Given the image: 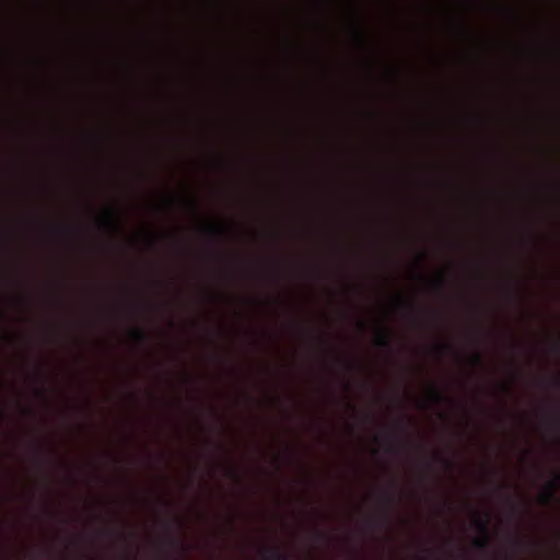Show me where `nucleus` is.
<instances>
[{
    "label": "nucleus",
    "mask_w": 560,
    "mask_h": 560,
    "mask_svg": "<svg viewBox=\"0 0 560 560\" xmlns=\"http://www.w3.org/2000/svg\"><path fill=\"white\" fill-rule=\"evenodd\" d=\"M489 515L486 518H481L477 516L474 521L476 528L479 533H481V537L476 538L472 542L474 547L480 551H488L490 546V536H489Z\"/></svg>",
    "instance_id": "nucleus-1"
},
{
    "label": "nucleus",
    "mask_w": 560,
    "mask_h": 560,
    "mask_svg": "<svg viewBox=\"0 0 560 560\" xmlns=\"http://www.w3.org/2000/svg\"><path fill=\"white\" fill-rule=\"evenodd\" d=\"M560 487V472L555 475V478L547 482L545 491L540 494V499L545 504H549L556 500V492Z\"/></svg>",
    "instance_id": "nucleus-2"
},
{
    "label": "nucleus",
    "mask_w": 560,
    "mask_h": 560,
    "mask_svg": "<svg viewBox=\"0 0 560 560\" xmlns=\"http://www.w3.org/2000/svg\"><path fill=\"white\" fill-rule=\"evenodd\" d=\"M261 557L265 560H290V556L282 551L280 546L272 545L261 549Z\"/></svg>",
    "instance_id": "nucleus-3"
},
{
    "label": "nucleus",
    "mask_w": 560,
    "mask_h": 560,
    "mask_svg": "<svg viewBox=\"0 0 560 560\" xmlns=\"http://www.w3.org/2000/svg\"><path fill=\"white\" fill-rule=\"evenodd\" d=\"M102 224L114 232H118L120 230L119 221L116 218L115 213L110 210H107L102 217Z\"/></svg>",
    "instance_id": "nucleus-4"
},
{
    "label": "nucleus",
    "mask_w": 560,
    "mask_h": 560,
    "mask_svg": "<svg viewBox=\"0 0 560 560\" xmlns=\"http://www.w3.org/2000/svg\"><path fill=\"white\" fill-rule=\"evenodd\" d=\"M206 231L215 236V237H222L226 234L228 232V229L225 225L223 224H219V223H210V224H207L205 226Z\"/></svg>",
    "instance_id": "nucleus-5"
},
{
    "label": "nucleus",
    "mask_w": 560,
    "mask_h": 560,
    "mask_svg": "<svg viewBox=\"0 0 560 560\" xmlns=\"http://www.w3.org/2000/svg\"><path fill=\"white\" fill-rule=\"evenodd\" d=\"M376 346L385 349H390V337L386 330H381L375 338Z\"/></svg>",
    "instance_id": "nucleus-6"
},
{
    "label": "nucleus",
    "mask_w": 560,
    "mask_h": 560,
    "mask_svg": "<svg viewBox=\"0 0 560 560\" xmlns=\"http://www.w3.org/2000/svg\"><path fill=\"white\" fill-rule=\"evenodd\" d=\"M130 337L140 345L148 341V335L141 328H131L129 331Z\"/></svg>",
    "instance_id": "nucleus-7"
},
{
    "label": "nucleus",
    "mask_w": 560,
    "mask_h": 560,
    "mask_svg": "<svg viewBox=\"0 0 560 560\" xmlns=\"http://www.w3.org/2000/svg\"><path fill=\"white\" fill-rule=\"evenodd\" d=\"M430 397L436 404L447 400V397L435 385L430 387Z\"/></svg>",
    "instance_id": "nucleus-8"
},
{
    "label": "nucleus",
    "mask_w": 560,
    "mask_h": 560,
    "mask_svg": "<svg viewBox=\"0 0 560 560\" xmlns=\"http://www.w3.org/2000/svg\"><path fill=\"white\" fill-rule=\"evenodd\" d=\"M546 421L551 427L559 429L560 428V416L557 413L550 415L546 418Z\"/></svg>",
    "instance_id": "nucleus-9"
},
{
    "label": "nucleus",
    "mask_w": 560,
    "mask_h": 560,
    "mask_svg": "<svg viewBox=\"0 0 560 560\" xmlns=\"http://www.w3.org/2000/svg\"><path fill=\"white\" fill-rule=\"evenodd\" d=\"M470 361L474 365H481L482 363V357L479 352H474L472 355L470 357Z\"/></svg>",
    "instance_id": "nucleus-10"
},
{
    "label": "nucleus",
    "mask_w": 560,
    "mask_h": 560,
    "mask_svg": "<svg viewBox=\"0 0 560 560\" xmlns=\"http://www.w3.org/2000/svg\"><path fill=\"white\" fill-rule=\"evenodd\" d=\"M168 544L172 546V547H176V548H182L184 549V545L183 542L178 539V538H171L168 540Z\"/></svg>",
    "instance_id": "nucleus-11"
},
{
    "label": "nucleus",
    "mask_w": 560,
    "mask_h": 560,
    "mask_svg": "<svg viewBox=\"0 0 560 560\" xmlns=\"http://www.w3.org/2000/svg\"><path fill=\"white\" fill-rule=\"evenodd\" d=\"M435 287L439 289V290H443L444 287H445V279L444 278H439L435 282H434Z\"/></svg>",
    "instance_id": "nucleus-12"
},
{
    "label": "nucleus",
    "mask_w": 560,
    "mask_h": 560,
    "mask_svg": "<svg viewBox=\"0 0 560 560\" xmlns=\"http://www.w3.org/2000/svg\"><path fill=\"white\" fill-rule=\"evenodd\" d=\"M439 459H440V460H441V462H442V463H443L447 468L452 467V465H453V464H452V460H451V459H448V458H446V457H444V456H439Z\"/></svg>",
    "instance_id": "nucleus-13"
},
{
    "label": "nucleus",
    "mask_w": 560,
    "mask_h": 560,
    "mask_svg": "<svg viewBox=\"0 0 560 560\" xmlns=\"http://www.w3.org/2000/svg\"><path fill=\"white\" fill-rule=\"evenodd\" d=\"M385 498H386L388 504H390V505L394 504V502H395V495L394 494L386 492L385 493Z\"/></svg>",
    "instance_id": "nucleus-14"
},
{
    "label": "nucleus",
    "mask_w": 560,
    "mask_h": 560,
    "mask_svg": "<svg viewBox=\"0 0 560 560\" xmlns=\"http://www.w3.org/2000/svg\"><path fill=\"white\" fill-rule=\"evenodd\" d=\"M405 425H404V420H400L399 423H398V427H397V433L401 434V433H405Z\"/></svg>",
    "instance_id": "nucleus-15"
},
{
    "label": "nucleus",
    "mask_w": 560,
    "mask_h": 560,
    "mask_svg": "<svg viewBox=\"0 0 560 560\" xmlns=\"http://www.w3.org/2000/svg\"><path fill=\"white\" fill-rule=\"evenodd\" d=\"M552 349H553L557 353H560V339H558V340L552 345Z\"/></svg>",
    "instance_id": "nucleus-16"
},
{
    "label": "nucleus",
    "mask_w": 560,
    "mask_h": 560,
    "mask_svg": "<svg viewBox=\"0 0 560 560\" xmlns=\"http://www.w3.org/2000/svg\"><path fill=\"white\" fill-rule=\"evenodd\" d=\"M315 534L319 539L326 538V534L323 533L322 530L316 529Z\"/></svg>",
    "instance_id": "nucleus-17"
},
{
    "label": "nucleus",
    "mask_w": 560,
    "mask_h": 560,
    "mask_svg": "<svg viewBox=\"0 0 560 560\" xmlns=\"http://www.w3.org/2000/svg\"><path fill=\"white\" fill-rule=\"evenodd\" d=\"M450 348H451V346H448V345L439 346L440 350H448Z\"/></svg>",
    "instance_id": "nucleus-18"
},
{
    "label": "nucleus",
    "mask_w": 560,
    "mask_h": 560,
    "mask_svg": "<svg viewBox=\"0 0 560 560\" xmlns=\"http://www.w3.org/2000/svg\"><path fill=\"white\" fill-rule=\"evenodd\" d=\"M423 552H425L428 556L432 555V550L430 548H423Z\"/></svg>",
    "instance_id": "nucleus-19"
},
{
    "label": "nucleus",
    "mask_w": 560,
    "mask_h": 560,
    "mask_svg": "<svg viewBox=\"0 0 560 560\" xmlns=\"http://www.w3.org/2000/svg\"><path fill=\"white\" fill-rule=\"evenodd\" d=\"M357 37L360 40V43H363V37L361 33H357Z\"/></svg>",
    "instance_id": "nucleus-20"
},
{
    "label": "nucleus",
    "mask_w": 560,
    "mask_h": 560,
    "mask_svg": "<svg viewBox=\"0 0 560 560\" xmlns=\"http://www.w3.org/2000/svg\"><path fill=\"white\" fill-rule=\"evenodd\" d=\"M553 384H555L557 387H559V386H560V380H559V378H555Z\"/></svg>",
    "instance_id": "nucleus-21"
},
{
    "label": "nucleus",
    "mask_w": 560,
    "mask_h": 560,
    "mask_svg": "<svg viewBox=\"0 0 560 560\" xmlns=\"http://www.w3.org/2000/svg\"><path fill=\"white\" fill-rule=\"evenodd\" d=\"M229 474H230L231 476H233V477L235 476V472H234V470H232V469H229Z\"/></svg>",
    "instance_id": "nucleus-22"
},
{
    "label": "nucleus",
    "mask_w": 560,
    "mask_h": 560,
    "mask_svg": "<svg viewBox=\"0 0 560 560\" xmlns=\"http://www.w3.org/2000/svg\"><path fill=\"white\" fill-rule=\"evenodd\" d=\"M425 258V255L424 254H421V256L419 257V259L422 261L423 259Z\"/></svg>",
    "instance_id": "nucleus-23"
},
{
    "label": "nucleus",
    "mask_w": 560,
    "mask_h": 560,
    "mask_svg": "<svg viewBox=\"0 0 560 560\" xmlns=\"http://www.w3.org/2000/svg\"><path fill=\"white\" fill-rule=\"evenodd\" d=\"M511 515L514 517L515 516V509L513 508L512 511H511Z\"/></svg>",
    "instance_id": "nucleus-24"
},
{
    "label": "nucleus",
    "mask_w": 560,
    "mask_h": 560,
    "mask_svg": "<svg viewBox=\"0 0 560 560\" xmlns=\"http://www.w3.org/2000/svg\"><path fill=\"white\" fill-rule=\"evenodd\" d=\"M192 207L194 209H197V202L195 200L192 201Z\"/></svg>",
    "instance_id": "nucleus-25"
},
{
    "label": "nucleus",
    "mask_w": 560,
    "mask_h": 560,
    "mask_svg": "<svg viewBox=\"0 0 560 560\" xmlns=\"http://www.w3.org/2000/svg\"><path fill=\"white\" fill-rule=\"evenodd\" d=\"M398 301H399L400 304H406V302L401 298H399Z\"/></svg>",
    "instance_id": "nucleus-26"
},
{
    "label": "nucleus",
    "mask_w": 560,
    "mask_h": 560,
    "mask_svg": "<svg viewBox=\"0 0 560 560\" xmlns=\"http://www.w3.org/2000/svg\"><path fill=\"white\" fill-rule=\"evenodd\" d=\"M0 560H2V553L0 552Z\"/></svg>",
    "instance_id": "nucleus-27"
},
{
    "label": "nucleus",
    "mask_w": 560,
    "mask_h": 560,
    "mask_svg": "<svg viewBox=\"0 0 560 560\" xmlns=\"http://www.w3.org/2000/svg\"><path fill=\"white\" fill-rule=\"evenodd\" d=\"M32 560H39L38 558H33Z\"/></svg>",
    "instance_id": "nucleus-28"
}]
</instances>
